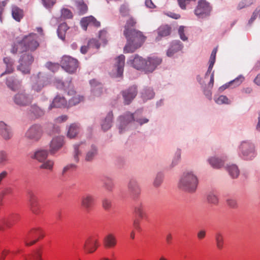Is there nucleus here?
Returning <instances> with one entry per match:
<instances>
[{
  "label": "nucleus",
  "instance_id": "f257e3e1",
  "mask_svg": "<svg viewBox=\"0 0 260 260\" xmlns=\"http://www.w3.org/2000/svg\"><path fill=\"white\" fill-rule=\"evenodd\" d=\"M39 46L38 36L36 34L30 33L23 37L21 40L14 42L12 46L11 52L13 54L22 53L24 51L32 52Z\"/></svg>",
  "mask_w": 260,
  "mask_h": 260
},
{
  "label": "nucleus",
  "instance_id": "f03ea898",
  "mask_svg": "<svg viewBox=\"0 0 260 260\" xmlns=\"http://www.w3.org/2000/svg\"><path fill=\"white\" fill-rule=\"evenodd\" d=\"M126 39L127 43L124 48L125 53H133L142 46L146 39L143 32L138 29L123 35Z\"/></svg>",
  "mask_w": 260,
  "mask_h": 260
},
{
  "label": "nucleus",
  "instance_id": "7ed1b4c3",
  "mask_svg": "<svg viewBox=\"0 0 260 260\" xmlns=\"http://www.w3.org/2000/svg\"><path fill=\"white\" fill-rule=\"evenodd\" d=\"M198 184V179L191 172H184L179 180L178 187L181 189L189 192H194Z\"/></svg>",
  "mask_w": 260,
  "mask_h": 260
},
{
  "label": "nucleus",
  "instance_id": "20e7f679",
  "mask_svg": "<svg viewBox=\"0 0 260 260\" xmlns=\"http://www.w3.org/2000/svg\"><path fill=\"white\" fill-rule=\"evenodd\" d=\"M31 81V90L37 92H40L45 86L49 84L48 78L40 73L37 75L32 76Z\"/></svg>",
  "mask_w": 260,
  "mask_h": 260
},
{
  "label": "nucleus",
  "instance_id": "39448f33",
  "mask_svg": "<svg viewBox=\"0 0 260 260\" xmlns=\"http://www.w3.org/2000/svg\"><path fill=\"white\" fill-rule=\"evenodd\" d=\"M43 237L44 235L41 229L35 228L30 230L26 234L24 238V242L26 246H31Z\"/></svg>",
  "mask_w": 260,
  "mask_h": 260
},
{
  "label": "nucleus",
  "instance_id": "423d86ee",
  "mask_svg": "<svg viewBox=\"0 0 260 260\" xmlns=\"http://www.w3.org/2000/svg\"><path fill=\"white\" fill-rule=\"evenodd\" d=\"M141 114L142 111L140 110L136 111L134 114H131L129 112H126L124 115L121 116L119 117L121 126L133 121H136L141 125L148 122V119L146 118L142 119L137 118L138 115H141Z\"/></svg>",
  "mask_w": 260,
  "mask_h": 260
},
{
  "label": "nucleus",
  "instance_id": "0eeeda50",
  "mask_svg": "<svg viewBox=\"0 0 260 260\" xmlns=\"http://www.w3.org/2000/svg\"><path fill=\"white\" fill-rule=\"evenodd\" d=\"M60 64L62 68L69 73H74L78 67V60L67 55L62 57Z\"/></svg>",
  "mask_w": 260,
  "mask_h": 260
},
{
  "label": "nucleus",
  "instance_id": "6e6552de",
  "mask_svg": "<svg viewBox=\"0 0 260 260\" xmlns=\"http://www.w3.org/2000/svg\"><path fill=\"white\" fill-rule=\"evenodd\" d=\"M212 10L210 4L205 0H200L194 10V13L199 18H205L209 16Z\"/></svg>",
  "mask_w": 260,
  "mask_h": 260
},
{
  "label": "nucleus",
  "instance_id": "1a4fd4ad",
  "mask_svg": "<svg viewBox=\"0 0 260 260\" xmlns=\"http://www.w3.org/2000/svg\"><path fill=\"white\" fill-rule=\"evenodd\" d=\"M43 134L42 127L38 124L31 126L26 132L24 137L32 142H37L41 138Z\"/></svg>",
  "mask_w": 260,
  "mask_h": 260
},
{
  "label": "nucleus",
  "instance_id": "9d476101",
  "mask_svg": "<svg viewBox=\"0 0 260 260\" xmlns=\"http://www.w3.org/2000/svg\"><path fill=\"white\" fill-rule=\"evenodd\" d=\"M34 60V57L31 54L25 53L20 57V65L18 67V70L21 71L23 74H29L30 72L29 66Z\"/></svg>",
  "mask_w": 260,
  "mask_h": 260
},
{
  "label": "nucleus",
  "instance_id": "9b49d317",
  "mask_svg": "<svg viewBox=\"0 0 260 260\" xmlns=\"http://www.w3.org/2000/svg\"><path fill=\"white\" fill-rule=\"evenodd\" d=\"M32 99L25 91L16 93L13 97L14 102L19 106H26L32 102Z\"/></svg>",
  "mask_w": 260,
  "mask_h": 260
},
{
  "label": "nucleus",
  "instance_id": "f8f14e48",
  "mask_svg": "<svg viewBox=\"0 0 260 260\" xmlns=\"http://www.w3.org/2000/svg\"><path fill=\"white\" fill-rule=\"evenodd\" d=\"M241 149L244 157L247 159H250L255 155L254 146L249 142H243L241 145Z\"/></svg>",
  "mask_w": 260,
  "mask_h": 260
},
{
  "label": "nucleus",
  "instance_id": "ddd939ff",
  "mask_svg": "<svg viewBox=\"0 0 260 260\" xmlns=\"http://www.w3.org/2000/svg\"><path fill=\"white\" fill-rule=\"evenodd\" d=\"M28 204L30 210L34 214L39 215L41 213V205L38 197L33 193L29 194Z\"/></svg>",
  "mask_w": 260,
  "mask_h": 260
},
{
  "label": "nucleus",
  "instance_id": "4468645a",
  "mask_svg": "<svg viewBox=\"0 0 260 260\" xmlns=\"http://www.w3.org/2000/svg\"><path fill=\"white\" fill-rule=\"evenodd\" d=\"M94 204V198L90 193H85L80 199V205L81 207L86 211H89Z\"/></svg>",
  "mask_w": 260,
  "mask_h": 260
},
{
  "label": "nucleus",
  "instance_id": "2eb2a0df",
  "mask_svg": "<svg viewBox=\"0 0 260 260\" xmlns=\"http://www.w3.org/2000/svg\"><path fill=\"white\" fill-rule=\"evenodd\" d=\"M128 192L131 197L134 200L137 199L141 193V188L135 179L129 180L127 185Z\"/></svg>",
  "mask_w": 260,
  "mask_h": 260
},
{
  "label": "nucleus",
  "instance_id": "dca6fc26",
  "mask_svg": "<svg viewBox=\"0 0 260 260\" xmlns=\"http://www.w3.org/2000/svg\"><path fill=\"white\" fill-rule=\"evenodd\" d=\"M161 62V59L156 57H148L145 60L143 69L148 72H153Z\"/></svg>",
  "mask_w": 260,
  "mask_h": 260
},
{
  "label": "nucleus",
  "instance_id": "f3484780",
  "mask_svg": "<svg viewBox=\"0 0 260 260\" xmlns=\"http://www.w3.org/2000/svg\"><path fill=\"white\" fill-rule=\"evenodd\" d=\"M137 88L135 86L130 87L122 92L124 103L126 105L129 104L137 94Z\"/></svg>",
  "mask_w": 260,
  "mask_h": 260
},
{
  "label": "nucleus",
  "instance_id": "a211bd4d",
  "mask_svg": "<svg viewBox=\"0 0 260 260\" xmlns=\"http://www.w3.org/2000/svg\"><path fill=\"white\" fill-rule=\"evenodd\" d=\"M63 137L58 136L52 139L50 143L49 152L51 154H54L63 146Z\"/></svg>",
  "mask_w": 260,
  "mask_h": 260
},
{
  "label": "nucleus",
  "instance_id": "6ab92c4d",
  "mask_svg": "<svg viewBox=\"0 0 260 260\" xmlns=\"http://www.w3.org/2000/svg\"><path fill=\"white\" fill-rule=\"evenodd\" d=\"M90 84L92 88L91 94L93 97H99L104 92L105 90H104L103 85L96 80H91L90 81Z\"/></svg>",
  "mask_w": 260,
  "mask_h": 260
},
{
  "label": "nucleus",
  "instance_id": "aec40b11",
  "mask_svg": "<svg viewBox=\"0 0 260 260\" xmlns=\"http://www.w3.org/2000/svg\"><path fill=\"white\" fill-rule=\"evenodd\" d=\"M99 246L98 239L95 237H91L87 239L85 243L84 248L88 253L94 252Z\"/></svg>",
  "mask_w": 260,
  "mask_h": 260
},
{
  "label": "nucleus",
  "instance_id": "412c9836",
  "mask_svg": "<svg viewBox=\"0 0 260 260\" xmlns=\"http://www.w3.org/2000/svg\"><path fill=\"white\" fill-rule=\"evenodd\" d=\"M62 107H69L68 103L63 97L57 95L54 99L52 103L49 106V110H51L52 108Z\"/></svg>",
  "mask_w": 260,
  "mask_h": 260
},
{
  "label": "nucleus",
  "instance_id": "4be33fe9",
  "mask_svg": "<svg viewBox=\"0 0 260 260\" xmlns=\"http://www.w3.org/2000/svg\"><path fill=\"white\" fill-rule=\"evenodd\" d=\"M0 135L5 140H9L12 137V133L9 126L3 121L0 122Z\"/></svg>",
  "mask_w": 260,
  "mask_h": 260
},
{
  "label": "nucleus",
  "instance_id": "5701e85b",
  "mask_svg": "<svg viewBox=\"0 0 260 260\" xmlns=\"http://www.w3.org/2000/svg\"><path fill=\"white\" fill-rule=\"evenodd\" d=\"M68 94L73 96L71 99L69 100L68 107L75 106L83 101V97L79 94H77L73 89H71L68 91Z\"/></svg>",
  "mask_w": 260,
  "mask_h": 260
},
{
  "label": "nucleus",
  "instance_id": "b1692460",
  "mask_svg": "<svg viewBox=\"0 0 260 260\" xmlns=\"http://www.w3.org/2000/svg\"><path fill=\"white\" fill-rule=\"evenodd\" d=\"M144 62L145 59L142 57L138 55H135L133 59H130L127 61V63L137 70H140L143 69Z\"/></svg>",
  "mask_w": 260,
  "mask_h": 260
},
{
  "label": "nucleus",
  "instance_id": "393cba45",
  "mask_svg": "<svg viewBox=\"0 0 260 260\" xmlns=\"http://www.w3.org/2000/svg\"><path fill=\"white\" fill-rule=\"evenodd\" d=\"M124 63L125 56L123 55H120L115 58V67L116 69L118 77L122 75Z\"/></svg>",
  "mask_w": 260,
  "mask_h": 260
},
{
  "label": "nucleus",
  "instance_id": "a878e982",
  "mask_svg": "<svg viewBox=\"0 0 260 260\" xmlns=\"http://www.w3.org/2000/svg\"><path fill=\"white\" fill-rule=\"evenodd\" d=\"M183 45L179 41H173L168 50L167 54L168 56H172L175 53L182 50Z\"/></svg>",
  "mask_w": 260,
  "mask_h": 260
},
{
  "label": "nucleus",
  "instance_id": "bb28decb",
  "mask_svg": "<svg viewBox=\"0 0 260 260\" xmlns=\"http://www.w3.org/2000/svg\"><path fill=\"white\" fill-rule=\"evenodd\" d=\"M15 217L4 216L0 218V231L3 230L5 227L10 228L15 222Z\"/></svg>",
  "mask_w": 260,
  "mask_h": 260
},
{
  "label": "nucleus",
  "instance_id": "cd10ccee",
  "mask_svg": "<svg viewBox=\"0 0 260 260\" xmlns=\"http://www.w3.org/2000/svg\"><path fill=\"white\" fill-rule=\"evenodd\" d=\"M116 237L112 234L107 235L104 239L103 244L106 248H112L116 246Z\"/></svg>",
  "mask_w": 260,
  "mask_h": 260
},
{
  "label": "nucleus",
  "instance_id": "c85d7f7f",
  "mask_svg": "<svg viewBox=\"0 0 260 260\" xmlns=\"http://www.w3.org/2000/svg\"><path fill=\"white\" fill-rule=\"evenodd\" d=\"M6 84L9 88L14 91L19 89L21 86V82L14 79L13 77H9L7 79Z\"/></svg>",
  "mask_w": 260,
  "mask_h": 260
},
{
  "label": "nucleus",
  "instance_id": "c756f323",
  "mask_svg": "<svg viewBox=\"0 0 260 260\" xmlns=\"http://www.w3.org/2000/svg\"><path fill=\"white\" fill-rule=\"evenodd\" d=\"M136 20L133 17H129L124 26L123 35L135 30V29L133 27L136 25Z\"/></svg>",
  "mask_w": 260,
  "mask_h": 260
},
{
  "label": "nucleus",
  "instance_id": "7c9ffc66",
  "mask_svg": "<svg viewBox=\"0 0 260 260\" xmlns=\"http://www.w3.org/2000/svg\"><path fill=\"white\" fill-rule=\"evenodd\" d=\"M215 244L218 250H222L224 247V240L222 233L220 232H217L214 235Z\"/></svg>",
  "mask_w": 260,
  "mask_h": 260
},
{
  "label": "nucleus",
  "instance_id": "2f4dec72",
  "mask_svg": "<svg viewBox=\"0 0 260 260\" xmlns=\"http://www.w3.org/2000/svg\"><path fill=\"white\" fill-rule=\"evenodd\" d=\"M113 113L112 112L108 113L105 120L102 122L101 126L104 131L108 130L111 126L112 122Z\"/></svg>",
  "mask_w": 260,
  "mask_h": 260
},
{
  "label": "nucleus",
  "instance_id": "473e14b6",
  "mask_svg": "<svg viewBox=\"0 0 260 260\" xmlns=\"http://www.w3.org/2000/svg\"><path fill=\"white\" fill-rule=\"evenodd\" d=\"M12 15L13 18L17 21H20L23 17V10L16 6L12 7Z\"/></svg>",
  "mask_w": 260,
  "mask_h": 260
},
{
  "label": "nucleus",
  "instance_id": "72a5a7b5",
  "mask_svg": "<svg viewBox=\"0 0 260 260\" xmlns=\"http://www.w3.org/2000/svg\"><path fill=\"white\" fill-rule=\"evenodd\" d=\"M135 213L141 219L146 217V213L145 211L144 205L142 203L138 204L135 207Z\"/></svg>",
  "mask_w": 260,
  "mask_h": 260
},
{
  "label": "nucleus",
  "instance_id": "f704fd0d",
  "mask_svg": "<svg viewBox=\"0 0 260 260\" xmlns=\"http://www.w3.org/2000/svg\"><path fill=\"white\" fill-rule=\"evenodd\" d=\"M48 155V152L46 150H39L35 153V158L40 162L45 160Z\"/></svg>",
  "mask_w": 260,
  "mask_h": 260
},
{
  "label": "nucleus",
  "instance_id": "c9c22d12",
  "mask_svg": "<svg viewBox=\"0 0 260 260\" xmlns=\"http://www.w3.org/2000/svg\"><path fill=\"white\" fill-rule=\"evenodd\" d=\"M79 132V127L76 124H72L69 128L67 136L70 138H75Z\"/></svg>",
  "mask_w": 260,
  "mask_h": 260
},
{
  "label": "nucleus",
  "instance_id": "e433bc0d",
  "mask_svg": "<svg viewBox=\"0 0 260 260\" xmlns=\"http://www.w3.org/2000/svg\"><path fill=\"white\" fill-rule=\"evenodd\" d=\"M98 150L95 146H91L90 150H89L86 154L85 159L87 161H92L94 156L97 154Z\"/></svg>",
  "mask_w": 260,
  "mask_h": 260
},
{
  "label": "nucleus",
  "instance_id": "4c0bfd02",
  "mask_svg": "<svg viewBox=\"0 0 260 260\" xmlns=\"http://www.w3.org/2000/svg\"><path fill=\"white\" fill-rule=\"evenodd\" d=\"M4 62L6 63L7 66L6 70L5 72L3 73L1 76H3L5 74L11 73L13 71V62L12 59L9 57H5L4 58Z\"/></svg>",
  "mask_w": 260,
  "mask_h": 260
},
{
  "label": "nucleus",
  "instance_id": "58836bf2",
  "mask_svg": "<svg viewBox=\"0 0 260 260\" xmlns=\"http://www.w3.org/2000/svg\"><path fill=\"white\" fill-rule=\"evenodd\" d=\"M69 27L66 23H62L59 25L57 29V34L58 37L61 40H64L66 33Z\"/></svg>",
  "mask_w": 260,
  "mask_h": 260
},
{
  "label": "nucleus",
  "instance_id": "ea45409f",
  "mask_svg": "<svg viewBox=\"0 0 260 260\" xmlns=\"http://www.w3.org/2000/svg\"><path fill=\"white\" fill-rule=\"evenodd\" d=\"M209 164L214 168L218 169L224 164L223 160L217 157H211L208 159Z\"/></svg>",
  "mask_w": 260,
  "mask_h": 260
},
{
  "label": "nucleus",
  "instance_id": "a19ab883",
  "mask_svg": "<svg viewBox=\"0 0 260 260\" xmlns=\"http://www.w3.org/2000/svg\"><path fill=\"white\" fill-rule=\"evenodd\" d=\"M171 28L168 25H162L158 29V35L161 37L169 36L171 34Z\"/></svg>",
  "mask_w": 260,
  "mask_h": 260
},
{
  "label": "nucleus",
  "instance_id": "79ce46f5",
  "mask_svg": "<svg viewBox=\"0 0 260 260\" xmlns=\"http://www.w3.org/2000/svg\"><path fill=\"white\" fill-rule=\"evenodd\" d=\"M30 111L36 118L41 117L44 114V111L36 105L31 106Z\"/></svg>",
  "mask_w": 260,
  "mask_h": 260
},
{
  "label": "nucleus",
  "instance_id": "37998d69",
  "mask_svg": "<svg viewBox=\"0 0 260 260\" xmlns=\"http://www.w3.org/2000/svg\"><path fill=\"white\" fill-rule=\"evenodd\" d=\"M54 162L53 160L48 159L44 160L42 162V164L40 166V168L42 169L47 170L50 171H52L53 169Z\"/></svg>",
  "mask_w": 260,
  "mask_h": 260
},
{
  "label": "nucleus",
  "instance_id": "c03bdc74",
  "mask_svg": "<svg viewBox=\"0 0 260 260\" xmlns=\"http://www.w3.org/2000/svg\"><path fill=\"white\" fill-rule=\"evenodd\" d=\"M92 20L93 16H92L85 17L81 19L80 21L81 25L84 30H87V28L88 25H91Z\"/></svg>",
  "mask_w": 260,
  "mask_h": 260
},
{
  "label": "nucleus",
  "instance_id": "a18cd8bd",
  "mask_svg": "<svg viewBox=\"0 0 260 260\" xmlns=\"http://www.w3.org/2000/svg\"><path fill=\"white\" fill-rule=\"evenodd\" d=\"M227 170L233 178H237L239 176V171L237 166L235 165L228 166Z\"/></svg>",
  "mask_w": 260,
  "mask_h": 260
},
{
  "label": "nucleus",
  "instance_id": "49530a36",
  "mask_svg": "<svg viewBox=\"0 0 260 260\" xmlns=\"http://www.w3.org/2000/svg\"><path fill=\"white\" fill-rule=\"evenodd\" d=\"M207 201L208 203L214 205H216L218 203L217 196L213 192H210L207 195Z\"/></svg>",
  "mask_w": 260,
  "mask_h": 260
},
{
  "label": "nucleus",
  "instance_id": "de8ad7c7",
  "mask_svg": "<svg viewBox=\"0 0 260 260\" xmlns=\"http://www.w3.org/2000/svg\"><path fill=\"white\" fill-rule=\"evenodd\" d=\"M103 186L107 191H112L114 186L113 180L110 178L106 179L104 180Z\"/></svg>",
  "mask_w": 260,
  "mask_h": 260
},
{
  "label": "nucleus",
  "instance_id": "09e8293b",
  "mask_svg": "<svg viewBox=\"0 0 260 260\" xmlns=\"http://www.w3.org/2000/svg\"><path fill=\"white\" fill-rule=\"evenodd\" d=\"M81 144H75L73 146L74 151L73 152V157L75 161L78 162L79 160V156L81 154V152L79 150V147Z\"/></svg>",
  "mask_w": 260,
  "mask_h": 260
},
{
  "label": "nucleus",
  "instance_id": "8fccbe9b",
  "mask_svg": "<svg viewBox=\"0 0 260 260\" xmlns=\"http://www.w3.org/2000/svg\"><path fill=\"white\" fill-rule=\"evenodd\" d=\"M130 10L128 5L123 4L120 6L119 8V13L122 17H127L129 16Z\"/></svg>",
  "mask_w": 260,
  "mask_h": 260
},
{
  "label": "nucleus",
  "instance_id": "3c124183",
  "mask_svg": "<svg viewBox=\"0 0 260 260\" xmlns=\"http://www.w3.org/2000/svg\"><path fill=\"white\" fill-rule=\"evenodd\" d=\"M77 7L79 15H83L87 11L88 7L87 5L82 2H79L77 3Z\"/></svg>",
  "mask_w": 260,
  "mask_h": 260
},
{
  "label": "nucleus",
  "instance_id": "603ef678",
  "mask_svg": "<svg viewBox=\"0 0 260 260\" xmlns=\"http://www.w3.org/2000/svg\"><path fill=\"white\" fill-rule=\"evenodd\" d=\"M142 96L144 100L151 99L154 97V93L151 88H148L143 91Z\"/></svg>",
  "mask_w": 260,
  "mask_h": 260
},
{
  "label": "nucleus",
  "instance_id": "864d4df0",
  "mask_svg": "<svg viewBox=\"0 0 260 260\" xmlns=\"http://www.w3.org/2000/svg\"><path fill=\"white\" fill-rule=\"evenodd\" d=\"M43 260L42 258V252L40 249H37L34 251V253L31 255L29 259L26 258L24 260Z\"/></svg>",
  "mask_w": 260,
  "mask_h": 260
},
{
  "label": "nucleus",
  "instance_id": "5fc2aeb1",
  "mask_svg": "<svg viewBox=\"0 0 260 260\" xmlns=\"http://www.w3.org/2000/svg\"><path fill=\"white\" fill-rule=\"evenodd\" d=\"M253 3V0H242L238 4L237 8L239 10L247 7Z\"/></svg>",
  "mask_w": 260,
  "mask_h": 260
},
{
  "label": "nucleus",
  "instance_id": "6e6d98bb",
  "mask_svg": "<svg viewBox=\"0 0 260 260\" xmlns=\"http://www.w3.org/2000/svg\"><path fill=\"white\" fill-rule=\"evenodd\" d=\"M215 101L218 104H230L228 98L226 96L223 95L219 96L217 99H215Z\"/></svg>",
  "mask_w": 260,
  "mask_h": 260
},
{
  "label": "nucleus",
  "instance_id": "4d7b16f0",
  "mask_svg": "<svg viewBox=\"0 0 260 260\" xmlns=\"http://www.w3.org/2000/svg\"><path fill=\"white\" fill-rule=\"evenodd\" d=\"M46 66L48 69L53 72L57 71L59 68V65L58 63H52L51 62H47Z\"/></svg>",
  "mask_w": 260,
  "mask_h": 260
},
{
  "label": "nucleus",
  "instance_id": "13d9d810",
  "mask_svg": "<svg viewBox=\"0 0 260 260\" xmlns=\"http://www.w3.org/2000/svg\"><path fill=\"white\" fill-rule=\"evenodd\" d=\"M244 79V77L240 75L234 80L230 81V83L232 85L234 84L235 86H239L243 82Z\"/></svg>",
  "mask_w": 260,
  "mask_h": 260
},
{
  "label": "nucleus",
  "instance_id": "bf43d9fd",
  "mask_svg": "<svg viewBox=\"0 0 260 260\" xmlns=\"http://www.w3.org/2000/svg\"><path fill=\"white\" fill-rule=\"evenodd\" d=\"M61 16L64 18L70 19L73 17V14L70 10L63 8L61 10Z\"/></svg>",
  "mask_w": 260,
  "mask_h": 260
},
{
  "label": "nucleus",
  "instance_id": "052dcab7",
  "mask_svg": "<svg viewBox=\"0 0 260 260\" xmlns=\"http://www.w3.org/2000/svg\"><path fill=\"white\" fill-rule=\"evenodd\" d=\"M163 178L164 176L161 173L157 174L154 181V185L155 186H159L162 182Z\"/></svg>",
  "mask_w": 260,
  "mask_h": 260
},
{
  "label": "nucleus",
  "instance_id": "680f3d73",
  "mask_svg": "<svg viewBox=\"0 0 260 260\" xmlns=\"http://www.w3.org/2000/svg\"><path fill=\"white\" fill-rule=\"evenodd\" d=\"M88 46L89 48H99L100 44L96 39H91L88 41Z\"/></svg>",
  "mask_w": 260,
  "mask_h": 260
},
{
  "label": "nucleus",
  "instance_id": "e2e57ef3",
  "mask_svg": "<svg viewBox=\"0 0 260 260\" xmlns=\"http://www.w3.org/2000/svg\"><path fill=\"white\" fill-rule=\"evenodd\" d=\"M42 2L46 8H51L56 3V0H42Z\"/></svg>",
  "mask_w": 260,
  "mask_h": 260
},
{
  "label": "nucleus",
  "instance_id": "0e129e2a",
  "mask_svg": "<svg viewBox=\"0 0 260 260\" xmlns=\"http://www.w3.org/2000/svg\"><path fill=\"white\" fill-rule=\"evenodd\" d=\"M196 0H178L180 7L183 10L186 9V6L191 2H195Z\"/></svg>",
  "mask_w": 260,
  "mask_h": 260
},
{
  "label": "nucleus",
  "instance_id": "69168bd1",
  "mask_svg": "<svg viewBox=\"0 0 260 260\" xmlns=\"http://www.w3.org/2000/svg\"><path fill=\"white\" fill-rule=\"evenodd\" d=\"M178 34L180 36V38L183 41H186L187 37L184 35V27L183 26H180L178 29Z\"/></svg>",
  "mask_w": 260,
  "mask_h": 260
},
{
  "label": "nucleus",
  "instance_id": "338daca9",
  "mask_svg": "<svg viewBox=\"0 0 260 260\" xmlns=\"http://www.w3.org/2000/svg\"><path fill=\"white\" fill-rule=\"evenodd\" d=\"M8 0H5L2 2H0V21L2 22V14L4 10V8L7 4Z\"/></svg>",
  "mask_w": 260,
  "mask_h": 260
},
{
  "label": "nucleus",
  "instance_id": "774afa93",
  "mask_svg": "<svg viewBox=\"0 0 260 260\" xmlns=\"http://www.w3.org/2000/svg\"><path fill=\"white\" fill-rule=\"evenodd\" d=\"M107 32L106 30H102L99 32V38L103 41L104 43L107 42Z\"/></svg>",
  "mask_w": 260,
  "mask_h": 260
}]
</instances>
